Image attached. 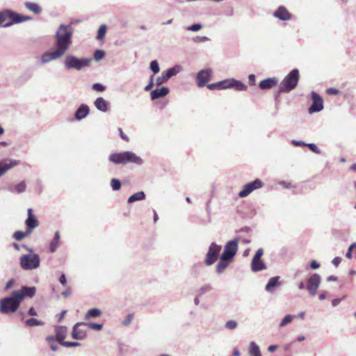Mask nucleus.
I'll list each match as a JSON object with an SVG mask.
<instances>
[{
    "label": "nucleus",
    "instance_id": "27",
    "mask_svg": "<svg viewBox=\"0 0 356 356\" xmlns=\"http://www.w3.org/2000/svg\"><path fill=\"white\" fill-rule=\"evenodd\" d=\"M24 6L28 10L33 12L34 14L38 15L42 12L41 7L36 3L26 1L24 3Z\"/></svg>",
    "mask_w": 356,
    "mask_h": 356
},
{
    "label": "nucleus",
    "instance_id": "26",
    "mask_svg": "<svg viewBox=\"0 0 356 356\" xmlns=\"http://www.w3.org/2000/svg\"><path fill=\"white\" fill-rule=\"evenodd\" d=\"M229 85H231L230 88H234L238 91H245L248 88L243 82L233 78L229 79Z\"/></svg>",
    "mask_w": 356,
    "mask_h": 356
},
{
    "label": "nucleus",
    "instance_id": "13",
    "mask_svg": "<svg viewBox=\"0 0 356 356\" xmlns=\"http://www.w3.org/2000/svg\"><path fill=\"white\" fill-rule=\"evenodd\" d=\"M9 19L11 20L10 22L4 24L2 26L4 28H8L13 26L15 24L22 23L26 21L31 20L33 18L30 16L22 15L19 14L13 10H10V15L8 16Z\"/></svg>",
    "mask_w": 356,
    "mask_h": 356
},
{
    "label": "nucleus",
    "instance_id": "39",
    "mask_svg": "<svg viewBox=\"0 0 356 356\" xmlns=\"http://www.w3.org/2000/svg\"><path fill=\"white\" fill-rule=\"evenodd\" d=\"M149 69L154 72V74H157L159 72L160 67L156 60H154L150 62Z\"/></svg>",
    "mask_w": 356,
    "mask_h": 356
},
{
    "label": "nucleus",
    "instance_id": "11",
    "mask_svg": "<svg viewBox=\"0 0 356 356\" xmlns=\"http://www.w3.org/2000/svg\"><path fill=\"white\" fill-rule=\"evenodd\" d=\"M264 254V250L262 248H259L256 252L252 262H251V269L253 272L261 271L265 270L266 268V266L261 259L262 255Z\"/></svg>",
    "mask_w": 356,
    "mask_h": 356
},
{
    "label": "nucleus",
    "instance_id": "55",
    "mask_svg": "<svg viewBox=\"0 0 356 356\" xmlns=\"http://www.w3.org/2000/svg\"><path fill=\"white\" fill-rule=\"evenodd\" d=\"M118 131L120 133V136L122 140H124L127 142L129 140V137L126 134H124L122 128L119 127Z\"/></svg>",
    "mask_w": 356,
    "mask_h": 356
},
{
    "label": "nucleus",
    "instance_id": "59",
    "mask_svg": "<svg viewBox=\"0 0 356 356\" xmlns=\"http://www.w3.org/2000/svg\"><path fill=\"white\" fill-rule=\"evenodd\" d=\"M341 259L340 257H335V258H334V259H333V260H332V264H333L336 267H337V266L339 265V264L341 263Z\"/></svg>",
    "mask_w": 356,
    "mask_h": 356
},
{
    "label": "nucleus",
    "instance_id": "64",
    "mask_svg": "<svg viewBox=\"0 0 356 356\" xmlns=\"http://www.w3.org/2000/svg\"><path fill=\"white\" fill-rule=\"evenodd\" d=\"M28 314H29V315L33 316L37 315V312L33 307H31L29 309Z\"/></svg>",
    "mask_w": 356,
    "mask_h": 356
},
{
    "label": "nucleus",
    "instance_id": "40",
    "mask_svg": "<svg viewBox=\"0 0 356 356\" xmlns=\"http://www.w3.org/2000/svg\"><path fill=\"white\" fill-rule=\"evenodd\" d=\"M306 146L316 154H321L323 152L314 143H306Z\"/></svg>",
    "mask_w": 356,
    "mask_h": 356
},
{
    "label": "nucleus",
    "instance_id": "15",
    "mask_svg": "<svg viewBox=\"0 0 356 356\" xmlns=\"http://www.w3.org/2000/svg\"><path fill=\"white\" fill-rule=\"evenodd\" d=\"M87 330L85 323H76L72 329V337L74 339L82 340L87 335Z\"/></svg>",
    "mask_w": 356,
    "mask_h": 356
},
{
    "label": "nucleus",
    "instance_id": "51",
    "mask_svg": "<svg viewBox=\"0 0 356 356\" xmlns=\"http://www.w3.org/2000/svg\"><path fill=\"white\" fill-rule=\"evenodd\" d=\"M326 92L328 95H337L339 93V90L334 88H329L326 90Z\"/></svg>",
    "mask_w": 356,
    "mask_h": 356
},
{
    "label": "nucleus",
    "instance_id": "31",
    "mask_svg": "<svg viewBox=\"0 0 356 356\" xmlns=\"http://www.w3.org/2000/svg\"><path fill=\"white\" fill-rule=\"evenodd\" d=\"M249 353L251 356H261L259 347L253 341L250 344Z\"/></svg>",
    "mask_w": 356,
    "mask_h": 356
},
{
    "label": "nucleus",
    "instance_id": "24",
    "mask_svg": "<svg viewBox=\"0 0 356 356\" xmlns=\"http://www.w3.org/2000/svg\"><path fill=\"white\" fill-rule=\"evenodd\" d=\"M18 163L19 161L11 160H5L0 162V177L9 169L18 165Z\"/></svg>",
    "mask_w": 356,
    "mask_h": 356
},
{
    "label": "nucleus",
    "instance_id": "10",
    "mask_svg": "<svg viewBox=\"0 0 356 356\" xmlns=\"http://www.w3.org/2000/svg\"><path fill=\"white\" fill-rule=\"evenodd\" d=\"M311 97L312 103L308 108L309 113L312 114L314 113H318L321 111L323 109V98L314 91L311 92Z\"/></svg>",
    "mask_w": 356,
    "mask_h": 356
},
{
    "label": "nucleus",
    "instance_id": "21",
    "mask_svg": "<svg viewBox=\"0 0 356 356\" xmlns=\"http://www.w3.org/2000/svg\"><path fill=\"white\" fill-rule=\"evenodd\" d=\"M170 92V90L168 87L163 86L160 88H156L151 91L150 96L152 100H156L162 97H165Z\"/></svg>",
    "mask_w": 356,
    "mask_h": 356
},
{
    "label": "nucleus",
    "instance_id": "45",
    "mask_svg": "<svg viewBox=\"0 0 356 356\" xmlns=\"http://www.w3.org/2000/svg\"><path fill=\"white\" fill-rule=\"evenodd\" d=\"M293 316H291V315H286L283 319L282 321H281L280 324V327H284L286 326L288 323H291L293 318Z\"/></svg>",
    "mask_w": 356,
    "mask_h": 356
},
{
    "label": "nucleus",
    "instance_id": "57",
    "mask_svg": "<svg viewBox=\"0 0 356 356\" xmlns=\"http://www.w3.org/2000/svg\"><path fill=\"white\" fill-rule=\"evenodd\" d=\"M249 83L251 86H254L255 84V75L251 74L248 76Z\"/></svg>",
    "mask_w": 356,
    "mask_h": 356
},
{
    "label": "nucleus",
    "instance_id": "41",
    "mask_svg": "<svg viewBox=\"0 0 356 356\" xmlns=\"http://www.w3.org/2000/svg\"><path fill=\"white\" fill-rule=\"evenodd\" d=\"M105 51L102 49H97L94 52V59L96 61L101 60L105 56Z\"/></svg>",
    "mask_w": 356,
    "mask_h": 356
},
{
    "label": "nucleus",
    "instance_id": "33",
    "mask_svg": "<svg viewBox=\"0 0 356 356\" xmlns=\"http://www.w3.org/2000/svg\"><path fill=\"white\" fill-rule=\"evenodd\" d=\"M31 233V232H29L28 229L25 232L17 231L14 233L13 238L17 241H21Z\"/></svg>",
    "mask_w": 356,
    "mask_h": 356
},
{
    "label": "nucleus",
    "instance_id": "9",
    "mask_svg": "<svg viewBox=\"0 0 356 356\" xmlns=\"http://www.w3.org/2000/svg\"><path fill=\"white\" fill-rule=\"evenodd\" d=\"M221 250V246L217 245L215 243H212L209 248L208 252L206 255L205 264L207 266L212 265L214 264L218 258L220 252Z\"/></svg>",
    "mask_w": 356,
    "mask_h": 356
},
{
    "label": "nucleus",
    "instance_id": "19",
    "mask_svg": "<svg viewBox=\"0 0 356 356\" xmlns=\"http://www.w3.org/2000/svg\"><path fill=\"white\" fill-rule=\"evenodd\" d=\"M90 113V108L87 104H81L76 110L74 117L77 121L85 119Z\"/></svg>",
    "mask_w": 356,
    "mask_h": 356
},
{
    "label": "nucleus",
    "instance_id": "8",
    "mask_svg": "<svg viewBox=\"0 0 356 356\" xmlns=\"http://www.w3.org/2000/svg\"><path fill=\"white\" fill-rule=\"evenodd\" d=\"M64 55V53L53 47L51 50L46 51L41 55L40 63L42 65H44L51 62L52 60H57Z\"/></svg>",
    "mask_w": 356,
    "mask_h": 356
},
{
    "label": "nucleus",
    "instance_id": "47",
    "mask_svg": "<svg viewBox=\"0 0 356 356\" xmlns=\"http://www.w3.org/2000/svg\"><path fill=\"white\" fill-rule=\"evenodd\" d=\"M202 28V25L200 23L194 24L191 26H187L186 28V30L191 31H198Z\"/></svg>",
    "mask_w": 356,
    "mask_h": 356
},
{
    "label": "nucleus",
    "instance_id": "29",
    "mask_svg": "<svg viewBox=\"0 0 356 356\" xmlns=\"http://www.w3.org/2000/svg\"><path fill=\"white\" fill-rule=\"evenodd\" d=\"M59 241H60V233L58 231H57L55 233L54 237L53 240L51 241L49 245V250L51 252H54L57 248L59 245Z\"/></svg>",
    "mask_w": 356,
    "mask_h": 356
},
{
    "label": "nucleus",
    "instance_id": "63",
    "mask_svg": "<svg viewBox=\"0 0 356 356\" xmlns=\"http://www.w3.org/2000/svg\"><path fill=\"white\" fill-rule=\"evenodd\" d=\"M14 284V280H9L7 283H6V290H8L10 288H11L13 286Z\"/></svg>",
    "mask_w": 356,
    "mask_h": 356
},
{
    "label": "nucleus",
    "instance_id": "30",
    "mask_svg": "<svg viewBox=\"0 0 356 356\" xmlns=\"http://www.w3.org/2000/svg\"><path fill=\"white\" fill-rule=\"evenodd\" d=\"M232 260H223L222 256L220 257V261L216 266V270L218 273L223 272L229 266Z\"/></svg>",
    "mask_w": 356,
    "mask_h": 356
},
{
    "label": "nucleus",
    "instance_id": "37",
    "mask_svg": "<svg viewBox=\"0 0 356 356\" xmlns=\"http://www.w3.org/2000/svg\"><path fill=\"white\" fill-rule=\"evenodd\" d=\"M107 26L105 24H102L99 26L97 35V39L101 40L104 38L106 31Z\"/></svg>",
    "mask_w": 356,
    "mask_h": 356
},
{
    "label": "nucleus",
    "instance_id": "18",
    "mask_svg": "<svg viewBox=\"0 0 356 356\" xmlns=\"http://www.w3.org/2000/svg\"><path fill=\"white\" fill-rule=\"evenodd\" d=\"M273 16L281 21H289L292 18V15L283 6H280L277 8L273 13Z\"/></svg>",
    "mask_w": 356,
    "mask_h": 356
},
{
    "label": "nucleus",
    "instance_id": "61",
    "mask_svg": "<svg viewBox=\"0 0 356 356\" xmlns=\"http://www.w3.org/2000/svg\"><path fill=\"white\" fill-rule=\"evenodd\" d=\"M320 266L319 264L316 261H312L311 262V268L313 269L318 268Z\"/></svg>",
    "mask_w": 356,
    "mask_h": 356
},
{
    "label": "nucleus",
    "instance_id": "60",
    "mask_svg": "<svg viewBox=\"0 0 356 356\" xmlns=\"http://www.w3.org/2000/svg\"><path fill=\"white\" fill-rule=\"evenodd\" d=\"M59 282H60L61 284L63 285H65L66 283H67V280H66V277H65V274H62L59 278Z\"/></svg>",
    "mask_w": 356,
    "mask_h": 356
},
{
    "label": "nucleus",
    "instance_id": "43",
    "mask_svg": "<svg viewBox=\"0 0 356 356\" xmlns=\"http://www.w3.org/2000/svg\"><path fill=\"white\" fill-rule=\"evenodd\" d=\"M111 186L114 191H118L121 188V183L120 180L113 178L111 179Z\"/></svg>",
    "mask_w": 356,
    "mask_h": 356
},
{
    "label": "nucleus",
    "instance_id": "58",
    "mask_svg": "<svg viewBox=\"0 0 356 356\" xmlns=\"http://www.w3.org/2000/svg\"><path fill=\"white\" fill-rule=\"evenodd\" d=\"M354 249V245H350L348 250V252H346V257L348 258V259H351L352 258V250Z\"/></svg>",
    "mask_w": 356,
    "mask_h": 356
},
{
    "label": "nucleus",
    "instance_id": "50",
    "mask_svg": "<svg viewBox=\"0 0 356 356\" xmlns=\"http://www.w3.org/2000/svg\"><path fill=\"white\" fill-rule=\"evenodd\" d=\"M208 40H209V38L207 36H196L193 38V41L195 43H201Z\"/></svg>",
    "mask_w": 356,
    "mask_h": 356
},
{
    "label": "nucleus",
    "instance_id": "62",
    "mask_svg": "<svg viewBox=\"0 0 356 356\" xmlns=\"http://www.w3.org/2000/svg\"><path fill=\"white\" fill-rule=\"evenodd\" d=\"M277 348H278V346L277 345H270L268 346V350L269 352L273 353V352L275 351L277 349Z\"/></svg>",
    "mask_w": 356,
    "mask_h": 356
},
{
    "label": "nucleus",
    "instance_id": "32",
    "mask_svg": "<svg viewBox=\"0 0 356 356\" xmlns=\"http://www.w3.org/2000/svg\"><path fill=\"white\" fill-rule=\"evenodd\" d=\"M145 198V194L143 191L137 192L130 196L128 199L129 203H133L136 201L143 200Z\"/></svg>",
    "mask_w": 356,
    "mask_h": 356
},
{
    "label": "nucleus",
    "instance_id": "36",
    "mask_svg": "<svg viewBox=\"0 0 356 356\" xmlns=\"http://www.w3.org/2000/svg\"><path fill=\"white\" fill-rule=\"evenodd\" d=\"M25 324L28 327H35L39 325H43L44 323L36 318H32L26 321Z\"/></svg>",
    "mask_w": 356,
    "mask_h": 356
},
{
    "label": "nucleus",
    "instance_id": "14",
    "mask_svg": "<svg viewBox=\"0 0 356 356\" xmlns=\"http://www.w3.org/2000/svg\"><path fill=\"white\" fill-rule=\"evenodd\" d=\"M212 70L209 68L201 70L196 75L197 86L202 88L210 81Z\"/></svg>",
    "mask_w": 356,
    "mask_h": 356
},
{
    "label": "nucleus",
    "instance_id": "53",
    "mask_svg": "<svg viewBox=\"0 0 356 356\" xmlns=\"http://www.w3.org/2000/svg\"><path fill=\"white\" fill-rule=\"evenodd\" d=\"M110 156H136V155L131 152H124L122 153L111 154H110Z\"/></svg>",
    "mask_w": 356,
    "mask_h": 356
},
{
    "label": "nucleus",
    "instance_id": "3",
    "mask_svg": "<svg viewBox=\"0 0 356 356\" xmlns=\"http://www.w3.org/2000/svg\"><path fill=\"white\" fill-rule=\"evenodd\" d=\"M91 61L90 58H79L73 54H67L64 58L63 65L67 70L81 71L88 67Z\"/></svg>",
    "mask_w": 356,
    "mask_h": 356
},
{
    "label": "nucleus",
    "instance_id": "49",
    "mask_svg": "<svg viewBox=\"0 0 356 356\" xmlns=\"http://www.w3.org/2000/svg\"><path fill=\"white\" fill-rule=\"evenodd\" d=\"M237 327V323L235 321H228L225 324V327L228 330H234Z\"/></svg>",
    "mask_w": 356,
    "mask_h": 356
},
{
    "label": "nucleus",
    "instance_id": "25",
    "mask_svg": "<svg viewBox=\"0 0 356 356\" xmlns=\"http://www.w3.org/2000/svg\"><path fill=\"white\" fill-rule=\"evenodd\" d=\"M94 105L96 107V108L101 111L106 113L108 110V103L107 101H106L103 97H97L95 101L94 102Z\"/></svg>",
    "mask_w": 356,
    "mask_h": 356
},
{
    "label": "nucleus",
    "instance_id": "38",
    "mask_svg": "<svg viewBox=\"0 0 356 356\" xmlns=\"http://www.w3.org/2000/svg\"><path fill=\"white\" fill-rule=\"evenodd\" d=\"M10 15V9H5L0 12V24L9 19L8 16Z\"/></svg>",
    "mask_w": 356,
    "mask_h": 356
},
{
    "label": "nucleus",
    "instance_id": "20",
    "mask_svg": "<svg viewBox=\"0 0 356 356\" xmlns=\"http://www.w3.org/2000/svg\"><path fill=\"white\" fill-rule=\"evenodd\" d=\"M278 84V80L276 77H270L261 81L259 83V88L262 90H270Z\"/></svg>",
    "mask_w": 356,
    "mask_h": 356
},
{
    "label": "nucleus",
    "instance_id": "12",
    "mask_svg": "<svg viewBox=\"0 0 356 356\" xmlns=\"http://www.w3.org/2000/svg\"><path fill=\"white\" fill-rule=\"evenodd\" d=\"M263 186L262 181L257 179L254 181L250 182L245 184L243 190L238 193V197H247L249 194H250L254 190L259 189L261 188Z\"/></svg>",
    "mask_w": 356,
    "mask_h": 356
},
{
    "label": "nucleus",
    "instance_id": "44",
    "mask_svg": "<svg viewBox=\"0 0 356 356\" xmlns=\"http://www.w3.org/2000/svg\"><path fill=\"white\" fill-rule=\"evenodd\" d=\"M86 325L88 329H92L95 330H101L103 327L102 324L95 323H86Z\"/></svg>",
    "mask_w": 356,
    "mask_h": 356
},
{
    "label": "nucleus",
    "instance_id": "35",
    "mask_svg": "<svg viewBox=\"0 0 356 356\" xmlns=\"http://www.w3.org/2000/svg\"><path fill=\"white\" fill-rule=\"evenodd\" d=\"M278 284H279L278 277H271L266 286V289L267 291H270L273 288L277 286Z\"/></svg>",
    "mask_w": 356,
    "mask_h": 356
},
{
    "label": "nucleus",
    "instance_id": "6",
    "mask_svg": "<svg viewBox=\"0 0 356 356\" xmlns=\"http://www.w3.org/2000/svg\"><path fill=\"white\" fill-rule=\"evenodd\" d=\"M20 265L24 270L36 268L40 265V257L35 254L23 255L20 258Z\"/></svg>",
    "mask_w": 356,
    "mask_h": 356
},
{
    "label": "nucleus",
    "instance_id": "16",
    "mask_svg": "<svg viewBox=\"0 0 356 356\" xmlns=\"http://www.w3.org/2000/svg\"><path fill=\"white\" fill-rule=\"evenodd\" d=\"M321 283V277L315 273L312 275L308 280L307 289L309 293L314 296Z\"/></svg>",
    "mask_w": 356,
    "mask_h": 356
},
{
    "label": "nucleus",
    "instance_id": "34",
    "mask_svg": "<svg viewBox=\"0 0 356 356\" xmlns=\"http://www.w3.org/2000/svg\"><path fill=\"white\" fill-rule=\"evenodd\" d=\"M102 314V312L99 309H90L86 314L85 318L89 319L90 318L93 317H97L99 316Z\"/></svg>",
    "mask_w": 356,
    "mask_h": 356
},
{
    "label": "nucleus",
    "instance_id": "42",
    "mask_svg": "<svg viewBox=\"0 0 356 356\" xmlns=\"http://www.w3.org/2000/svg\"><path fill=\"white\" fill-rule=\"evenodd\" d=\"M26 183L24 181H21L20 183H19L18 184H17L15 186V191L18 193H20L24 192L26 190Z\"/></svg>",
    "mask_w": 356,
    "mask_h": 356
},
{
    "label": "nucleus",
    "instance_id": "23",
    "mask_svg": "<svg viewBox=\"0 0 356 356\" xmlns=\"http://www.w3.org/2000/svg\"><path fill=\"white\" fill-rule=\"evenodd\" d=\"M230 86L231 85H229V79H227L216 83H210L207 85V88L211 90H224L230 88Z\"/></svg>",
    "mask_w": 356,
    "mask_h": 356
},
{
    "label": "nucleus",
    "instance_id": "28",
    "mask_svg": "<svg viewBox=\"0 0 356 356\" xmlns=\"http://www.w3.org/2000/svg\"><path fill=\"white\" fill-rule=\"evenodd\" d=\"M181 70L180 65H175L172 67L168 69L166 71L163 72L167 79H170L171 77L176 76Z\"/></svg>",
    "mask_w": 356,
    "mask_h": 356
},
{
    "label": "nucleus",
    "instance_id": "54",
    "mask_svg": "<svg viewBox=\"0 0 356 356\" xmlns=\"http://www.w3.org/2000/svg\"><path fill=\"white\" fill-rule=\"evenodd\" d=\"M291 143L296 147L306 146V143L302 140H292Z\"/></svg>",
    "mask_w": 356,
    "mask_h": 356
},
{
    "label": "nucleus",
    "instance_id": "1",
    "mask_svg": "<svg viewBox=\"0 0 356 356\" xmlns=\"http://www.w3.org/2000/svg\"><path fill=\"white\" fill-rule=\"evenodd\" d=\"M34 286H22L20 290L13 291L10 297L0 300V312L4 314L15 313L25 297L32 298L35 293Z\"/></svg>",
    "mask_w": 356,
    "mask_h": 356
},
{
    "label": "nucleus",
    "instance_id": "48",
    "mask_svg": "<svg viewBox=\"0 0 356 356\" xmlns=\"http://www.w3.org/2000/svg\"><path fill=\"white\" fill-rule=\"evenodd\" d=\"M92 88L94 90L97 91V92H103L106 89L105 86L103 84L99 83H94L92 86Z\"/></svg>",
    "mask_w": 356,
    "mask_h": 356
},
{
    "label": "nucleus",
    "instance_id": "4",
    "mask_svg": "<svg viewBox=\"0 0 356 356\" xmlns=\"http://www.w3.org/2000/svg\"><path fill=\"white\" fill-rule=\"evenodd\" d=\"M300 79L299 70H292L281 81L279 86V93H288L295 89Z\"/></svg>",
    "mask_w": 356,
    "mask_h": 356
},
{
    "label": "nucleus",
    "instance_id": "52",
    "mask_svg": "<svg viewBox=\"0 0 356 356\" xmlns=\"http://www.w3.org/2000/svg\"><path fill=\"white\" fill-rule=\"evenodd\" d=\"M154 86V74H152L151 76H150V79H149V83L145 87V91H148L149 90Z\"/></svg>",
    "mask_w": 356,
    "mask_h": 356
},
{
    "label": "nucleus",
    "instance_id": "2",
    "mask_svg": "<svg viewBox=\"0 0 356 356\" xmlns=\"http://www.w3.org/2000/svg\"><path fill=\"white\" fill-rule=\"evenodd\" d=\"M72 35L73 27L71 24H60L54 35V47L65 54L72 44Z\"/></svg>",
    "mask_w": 356,
    "mask_h": 356
},
{
    "label": "nucleus",
    "instance_id": "22",
    "mask_svg": "<svg viewBox=\"0 0 356 356\" xmlns=\"http://www.w3.org/2000/svg\"><path fill=\"white\" fill-rule=\"evenodd\" d=\"M110 159L112 162L117 164H125L129 162L140 164L142 161L140 157H110Z\"/></svg>",
    "mask_w": 356,
    "mask_h": 356
},
{
    "label": "nucleus",
    "instance_id": "7",
    "mask_svg": "<svg viewBox=\"0 0 356 356\" xmlns=\"http://www.w3.org/2000/svg\"><path fill=\"white\" fill-rule=\"evenodd\" d=\"M238 238L228 241L221 256L223 260H232L238 250Z\"/></svg>",
    "mask_w": 356,
    "mask_h": 356
},
{
    "label": "nucleus",
    "instance_id": "46",
    "mask_svg": "<svg viewBox=\"0 0 356 356\" xmlns=\"http://www.w3.org/2000/svg\"><path fill=\"white\" fill-rule=\"evenodd\" d=\"M168 80L163 72L161 73V75L158 76L156 80V85L159 86L162 85L163 83L166 82Z\"/></svg>",
    "mask_w": 356,
    "mask_h": 356
},
{
    "label": "nucleus",
    "instance_id": "56",
    "mask_svg": "<svg viewBox=\"0 0 356 356\" xmlns=\"http://www.w3.org/2000/svg\"><path fill=\"white\" fill-rule=\"evenodd\" d=\"M134 314H130L127 316V317L124 320L123 323L125 325H128L133 320Z\"/></svg>",
    "mask_w": 356,
    "mask_h": 356
},
{
    "label": "nucleus",
    "instance_id": "17",
    "mask_svg": "<svg viewBox=\"0 0 356 356\" xmlns=\"http://www.w3.org/2000/svg\"><path fill=\"white\" fill-rule=\"evenodd\" d=\"M28 218L25 221L26 229L29 232H31L39 225V221L37 216L33 213L32 209H28L27 210Z\"/></svg>",
    "mask_w": 356,
    "mask_h": 356
},
{
    "label": "nucleus",
    "instance_id": "5",
    "mask_svg": "<svg viewBox=\"0 0 356 356\" xmlns=\"http://www.w3.org/2000/svg\"><path fill=\"white\" fill-rule=\"evenodd\" d=\"M56 340L60 345L65 347H76L80 346L81 343L76 341H65V339L67 334V328L65 326H58L55 330Z\"/></svg>",
    "mask_w": 356,
    "mask_h": 356
}]
</instances>
